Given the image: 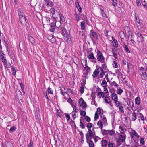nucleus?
<instances>
[{
  "label": "nucleus",
  "instance_id": "1",
  "mask_svg": "<svg viewBox=\"0 0 147 147\" xmlns=\"http://www.w3.org/2000/svg\"><path fill=\"white\" fill-rule=\"evenodd\" d=\"M97 56L98 61L101 63H104L105 58L103 56L102 53L99 50L97 51Z\"/></svg>",
  "mask_w": 147,
  "mask_h": 147
},
{
  "label": "nucleus",
  "instance_id": "2",
  "mask_svg": "<svg viewBox=\"0 0 147 147\" xmlns=\"http://www.w3.org/2000/svg\"><path fill=\"white\" fill-rule=\"evenodd\" d=\"M90 32V36L93 41V43H95L94 39L95 40L97 39L98 38V36L96 32L93 31V30H91Z\"/></svg>",
  "mask_w": 147,
  "mask_h": 147
},
{
  "label": "nucleus",
  "instance_id": "3",
  "mask_svg": "<svg viewBox=\"0 0 147 147\" xmlns=\"http://www.w3.org/2000/svg\"><path fill=\"white\" fill-rule=\"evenodd\" d=\"M19 19L20 23L23 25H26L28 22V20L25 15L19 17Z\"/></svg>",
  "mask_w": 147,
  "mask_h": 147
},
{
  "label": "nucleus",
  "instance_id": "4",
  "mask_svg": "<svg viewBox=\"0 0 147 147\" xmlns=\"http://www.w3.org/2000/svg\"><path fill=\"white\" fill-rule=\"evenodd\" d=\"M86 139V142L89 145V147H94V144L93 141L91 140L92 138H89L88 137Z\"/></svg>",
  "mask_w": 147,
  "mask_h": 147
},
{
  "label": "nucleus",
  "instance_id": "5",
  "mask_svg": "<svg viewBox=\"0 0 147 147\" xmlns=\"http://www.w3.org/2000/svg\"><path fill=\"white\" fill-rule=\"evenodd\" d=\"M101 70H102L101 68L99 67L97 68L93 73L92 75L93 77L94 78L96 77L97 76V75L100 72V71Z\"/></svg>",
  "mask_w": 147,
  "mask_h": 147
},
{
  "label": "nucleus",
  "instance_id": "6",
  "mask_svg": "<svg viewBox=\"0 0 147 147\" xmlns=\"http://www.w3.org/2000/svg\"><path fill=\"white\" fill-rule=\"evenodd\" d=\"M79 102L80 104V106L83 108H84L85 107L86 104L85 102H84V100H83L82 98H80L79 100Z\"/></svg>",
  "mask_w": 147,
  "mask_h": 147
},
{
  "label": "nucleus",
  "instance_id": "7",
  "mask_svg": "<svg viewBox=\"0 0 147 147\" xmlns=\"http://www.w3.org/2000/svg\"><path fill=\"white\" fill-rule=\"evenodd\" d=\"M88 131V133H87L86 134V138H87L88 137L89 138H92L94 136L93 132L90 129H89Z\"/></svg>",
  "mask_w": 147,
  "mask_h": 147
},
{
  "label": "nucleus",
  "instance_id": "8",
  "mask_svg": "<svg viewBox=\"0 0 147 147\" xmlns=\"http://www.w3.org/2000/svg\"><path fill=\"white\" fill-rule=\"evenodd\" d=\"M87 57L89 59L93 60L92 62H96V59L95 58L92 52H91L89 54H88Z\"/></svg>",
  "mask_w": 147,
  "mask_h": 147
},
{
  "label": "nucleus",
  "instance_id": "9",
  "mask_svg": "<svg viewBox=\"0 0 147 147\" xmlns=\"http://www.w3.org/2000/svg\"><path fill=\"white\" fill-rule=\"evenodd\" d=\"M138 113V110H137V112L136 111L133 112L132 113L131 119L133 121H135L137 119V114Z\"/></svg>",
  "mask_w": 147,
  "mask_h": 147
},
{
  "label": "nucleus",
  "instance_id": "10",
  "mask_svg": "<svg viewBox=\"0 0 147 147\" xmlns=\"http://www.w3.org/2000/svg\"><path fill=\"white\" fill-rule=\"evenodd\" d=\"M50 27V31L51 32H53L55 28V24L54 22H52L49 24Z\"/></svg>",
  "mask_w": 147,
  "mask_h": 147
},
{
  "label": "nucleus",
  "instance_id": "11",
  "mask_svg": "<svg viewBox=\"0 0 147 147\" xmlns=\"http://www.w3.org/2000/svg\"><path fill=\"white\" fill-rule=\"evenodd\" d=\"M130 136L133 139L134 138V136L138 138H139L140 136L135 130L133 131L132 132L130 133Z\"/></svg>",
  "mask_w": 147,
  "mask_h": 147
},
{
  "label": "nucleus",
  "instance_id": "12",
  "mask_svg": "<svg viewBox=\"0 0 147 147\" xmlns=\"http://www.w3.org/2000/svg\"><path fill=\"white\" fill-rule=\"evenodd\" d=\"M84 69L86 70V72L84 73L83 76L84 77H86V75L88 74V73L90 71V68L89 67H84Z\"/></svg>",
  "mask_w": 147,
  "mask_h": 147
},
{
  "label": "nucleus",
  "instance_id": "13",
  "mask_svg": "<svg viewBox=\"0 0 147 147\" xmlns=\"http://www.w3.org/2000/svg\"><path fill=\"white\" fill-rule=\"evenodd\" d=\"M45 4L46 5L49 6L51 7H52L53 6V3L49 0H47L45 1Z\"/></svg>",
  "mask_w": 147,
  "mask_h": 147
},
{
  "label": "nucleus",
  "instance_id": "14",
  "mask_svg": "<svg viewBox=\"0 0 147 147\" xmlns=\"http://www.w3.org/2000/svg\"><path fill=\"white\" fill-rule=\"evenodd\" d=\"M17 11L19 18L25 15L24 14V13L21 10V9H18Z\"/></svg>",
  "mask_w": 147,
  "mask_h": 147
},
{
  "label": "nucleus",
  "instance_id": "15",
  "mask_svg": "<svg viewBox=\"0 0 147 147\" xmlns=\"http://www.w3.org/2000/svg\"><path fill=\"white\" fill-rule=\"evenodd\" d=\"M101 144L102 147H106L108 144L107 141L106 140H102L101 141Z\"/></svg>",
  "mask_w": 147,
  "mask_h": 147
},
{
  "label": "nucleus",
  "instance_id": "16",
  "mask_svg": "<svg viewBox=\"0 0 147 147\" xmlns=\"http://www.w3.org/2000/svg\"><path fill=\"white\" fill-rule=\"evenodd\" d=\"M105 103L109 104V105H111V100L110 98L108 97H105Z\"/></svg>",
  "mask_w": 147,
  "mask_h": 147
},
{
  "label": "nucleus",
  "instance_id": "17",
  "mask_svg": "<svg viewBox=\"0 0 147 147\" xmlns=\"http://www.w3.org/2000/svg\"><path fill=\"white\" fill-rule=\"evenodd\" d=\"M105 132L107 134H109L111 136L113 135L115 133L113 130H105Z\"/></svg>",
  "mask_w": 147,
  "mask_h": 147
},
{
  "label": "nucleus",
  "instance_id": "18",
  "mask_svg": "<svg viewBox=\"0 0 147 147\" xmlns=\"http://www.w3.org/2000/svg\"><path fill=\"white\" fill-rule=\"evenodd\" d=\"M80 26L82 30H84L86 29L85 23L84 21L81 22Z\"/></svg>",
  "mask_w": 147,
  "mask_h": 147
},
{
  "label": "nucleus",
  "instance_id": "19",
  "mask_svg": "<svg viewBox=\"0 0 147 147\" xmlns=\"http://www.w3.org/2000/svg\"><path fill=\"white\" fill-rule=\"evenodd\" d=\"M136 104L138 105H139L140 103V98L139 97H137L135 99Z\"/></svg>",
  "mask_w": 147,
  "mask_h": 147
},
{
  "label": "nucleus",
  "instance_id": "20",
  "mask_svg": "<svg viewBox=\"0 0 147 147\" xmlns=\"http://www.w3.org/2000/svg\"><path fill=\"white\" fill-rule=\"evenodd\" d=\"M28 38L31 43L33 44L35 43L34 39L32 36H29Z\"/></svg>",
  "mask_w": 147,
  "mask_h": 147
},
{
  "label": "nucleus",
  "instance_id": "21",
  "mask_svg": "<svg viewBox=\"0 0 147 147\" xmlns=\"http://www.w3.org/2000/svg\"><path fill=\"white\" fill-rule=\"evenodd\" d=\"M105 94V93H104V92H99L97 93V95L98 96H99V97L100 98H101V97L102 98L104 97V95Z\"/></svg>",
  "mask_w": 147,
  "mask_h": 147
},
{
  "label": "nucleus",
  "instance_id": "22",
  "mask_svg": "<svg viewBox=\"0 0 147 147\" xmlns=\"http://www.w3.org/2000/svg\"><path fill=\"white\" fill-rule=\"evenodd\" d=\"M1 59L2 62L4 63V64L7 63V61L6 59V57L5 56H3L2 55Z\"/></svg>",
  "mask_w": 147,
  "mask_h": 147
},
{
  "label": "nucleus",
  "instance_id": "23",
  "mask_svg": "<svg viewBox=\"0 0 147 147\" xmlns=\"http://www.w3.org/2000/svg\"><path fill=\"white\" fill-rule=\"evenodd\" d=\"M112 99L114 101L118 100V97L117 95L115 94L114 95H111Z\"/></svg>",
  "mask_w": 147,
  "mask_h": 147
},
{
  "label": "nucleus",
  "instance_id": "24",
  "mask_svg": "<svg viewBox=\"0 0 147 147\" xmlns=\"http://www.w3.org/2000/svg\"><path fill=\"white\" fill-rule=\"evenodd\" d=\"M61 32L62 34L64 35L66 32V30L64 27H62L61 28Z\"/></svg>",
  "mask_w": 147,
  "mask_h": 147
},
{
  "label": "nucleus",
  "instance_id": "25",
  "mask_svg": "<svg viewBox=\"0 0 147 147\" xmlns=\"http://www.w3.org/2000/svg\"><path fill=\"white\" fill-rule=\"evenodd\" d=\"M6 147H13V145L10 142H6Z\"/></svg>",
  "mask_w": 147,
  "mask_h": 147
},
{
  "label": "nucleus",
  "instance_id": "26",
  "mask_svg": "<svg viewBox=\"0 0 147 147\" xmlns=\"http://www.w3.org/2000/svg\"><path fill=\"white\" fill-rule=\"evenodd\" d=\"M137 24H138L136 25L137 26L138 29L140 30H142L143 27V25L142 24H140V23H137Z\"/></svg>",
  "mask_w": 147,
  "mask_h": 147
},
{
  "label": "nucleus",
  "instance_id": "27",
  "mask_svg": "<svg viewBox=\"0 0 147 147\" xmlns=\"http://www.w3.org/2000/svg\"><path fill=\"white\" fill-rule=\"evenodd\" d=\"M119 129H120V132L121 133H123L126 130L124 127L122 126H119Z\"/></svg>",
  "mask_w": 147,
  "mask_h": 147
},
{
  "label": "nucleus",
  "instance_id": "28",
  "mask_svg": "<svg viewBox=\"0 0 147 147\" xmlns=\"http://www.w3.org/2000/svg\"><path fill=\"white\" fill-rule=\"evenodd\" d=\"M100 9L101 11V14L102 15V16L106 18H107L108 17L106 14L105 13L104 10L101 8H100Z\"/></svg>",
  "mask_w": 147,
  "mask_h": 147
},
{
  "label": "nucleus",
  "instance_id": "29",
  "mask_svg": "<svg viewBox=\"0 0 147 147\" xmlns=\"http://www.w3.org/2000/svg\"><path fill=\"white\" fill-rule=\"evenodd\" d=\"M59 16L60 17V21H62L63 22H64L65 21V18L63 15L61 13L59 14Z\"/></svg>",
  "mask_w": 147,
  "mask_h": 147
},
{
  "label": "nucleus",
  "instance_id": "30",
  "mask_svg": "<svg viewBox=\"0 0 147 147\" xmlns=\"http://www.w3.org/2000/svg\"><path fill=\"white\" fill-rule=\"evenodd\" d=\"M101 85L104 87H105L107 86V84L106 81L104 79L101 83Z\"/></svg>",
  "mask_w": 147,
  "mask_h": 147
},
{
  "label": "nucleus",
  "instance_id": "31",
  "mask_svg": "<svg viewBox=\"0 0 147 147\" xmlns=\"http://www.w3.org/2000/svg\"><path fill=\"white\" fill-rule=\"evenodd\" d=\"M119 138L120 140L123 142L125 140V136L122 135H120L119 136Z\"/></svg>",
  "mask_w": 147,
  "mask_h": 147
},
{
  "label": "nucleus",
  "instance_id": "32",
  "mask_svg": "<svg viewBox=\"0 0 147 147\" xmlns=\"http://www.w3.org/2000/svg\"><path fill=\"white\" fill-rule=\"evenodd\" d=\"M97 124L99 126V128H100L102 130L103 128V124L101 121H99L97 123Z\"/></svg>",
  "mask_w": 147,
  "mask_h": 147
},
{
  "label": "nucleus",
  "instance_id": "33",
  "mask_svg": "<svg viewBox=\"0 0 147 147\" xmlns=\"http://www.w3.org/2000/svg\"><path fill=\"white\" fill-rule=\"evenodd\" d=\"M16 127L14 126L11 127L9 130V132L11 133H12L16 129Z\"/></svg>",
  "mask_w": 147,
  "mask_h": 147
},
{
  "label": "nucleus",
  "instance_id": "34",
  "mask_svg": "<svg viewBox=\"0 0 147 147\" xmlns=\"http://www.w3.org/2000/svg\"><path fill=\"white\" fill-rule=\"evenodd\" d=\"M123 48H124L126 51L128 53H130V51L128 47L125 45H123Z\"/></svg>",
  "mask_w": 147,
  "mask_h": 147
},
{
  "label": "nucleus",
  "instance_id": "35",
  "mask_svg": "<svg viewBox=\"0 0 147 147\" xmlns=\"http://www.w3.org/2000/svg\"><path fill=\"white\" fill-rule=\"evenodd\" d=\"M116 61H117L116 60L115 61H114L112 64L113 67L115 68L118 67V65H117V63L116 62Z\"/></svg>",
  "mask_w": 147,
  "mask_h": 147
},
{
  "label": "nucleus",
  "instance_id": "36",
  "mask_svg": "<svg viewBox=\"0 0 147 147\" xmlns=\"http://www.w3.org/2000/svg\"><path fill=\"white\" fill-rule=\"evenodd\" d=\"M123 90L121 88H118L117 90V93L118 94L120 95L123 92Z\"/></svg>",
  "mask_w": 147,
  "mask_h": 147
},
{
  "label": "nucleus",
  "instance_id": "37",
  "mask_svg": "<svg viewBox=\"0 0 147 147\" xmlns=\"http://www.w3.org/2000/svg\"><path fill=\"white\" fill-rule=\"evenodd\" d=\"M115 103V105L117 107H118L120 105V102L118 101V100H116V101H114Z\"/></svg>",
  "mask_w": 147,
  "mask_h": 147
},
{
  "label": "nucleus",
  "instance_id": "38",
  "mask_svg": "<svg viewBox=\"0 0 147 147\" xmlns=\"http://www.w3.org/2000/svg\"><path fill=\"white\" fill-rule=\"evenodd\" d=\"M102 70L100 71L99 77L102 78L103 77L104 71L103 69L101 68Z\"/></svg>",
  "mask_w": 147,
  "mask_h": 147
},
{
  "label": "nucleus",
  "instance_id": "39",
  "mask_svg": "<svg viewBox=\"0 0 147 147\" xmlns=\"http://www.w3.org/2000/svg\"><path fill=\"white\" fill-rule=\"evenodd\" d=\"M113 2L112 5L114 6L115 7L117 5V0H111Z\"/></svg>",
  "mask_w": 147,
  "mask_h": 147
},
{
  "label": "nucleus",
  "instance_id": "40",
  "mask_svg": "<svg viewBox=\"0 0 147 147\" xmlns=\"http://www.w3.org/2000/svg\"><path fill=\"white\" fill-rule=\"evenodd\" d=\"M139 114L141 120L143 121H144L145 120L146 118L144 117L142 114L140 113Z\"/></svg>",
  "mask_w": 147,
  "mask_h": 147
},
{
  "label": "nucleus",
  "instance_id": "41",
  "mask_svg": "<svg viewBox=\"0 0 147 147\" xmlns=\"http://www.w3.org/2000/svg\"><path fill=\"white\" fill-rule=\"evenodd\" d=\"M136 34L138 38V39H139L141 37L142 35L139 32H136Z\"/></svg>",
  "mask_w": 147,
  "mask_h": 147
},
{
  "label": "nucleus",
  "instance_id": "42",
  "mask_svg": "<svg viewBox=\"0 0 147 147\" xmlns=\"http://www.w3.org/2000/svg\"><path fill=\"white\" fill-rule=\"evenodd\" d=\"M81 115H82L83 117H85L86 113L85 111H81L80 112Z\"/></svg>",
  "mask_w": 147,
  "mask_h": 147
},
{
  "label": "nucleus",
  "instance_id": "43",
  "mask_svg": "<svg viewBox=\"0 0 147 147\" xmlns=\"http://www.w3.org/2000/svg\"><path fill=\"white\" fill-rule=\"evenodd\" d=\"M11 68L12 71V74L13 75H15L16 74V71L15 68L13 66H11Z\"/></svg>",
  "mask_w": 147,
  "mask_h": 147
},
{
  "label": "nucleus",
  "instance_id": "44",
  "mask_svg": "<svg viewBox=\"0 0 147 147\" xmlns=\"http://www.w3.org/2000/svg\"><path fill=\"white\" fill-rule=\"evenodd\" d=\"M47 36L48 39L49 40H51L53 38V36L51 34H48Z\"/></svg>",
  "mask_w": 147,
  "mask_h": 147
},
{
  "label": "nucleus",
  "instance_id": "45",
  "mask_svg": "<svg viewBox=\"0 0 147 147\" xmlns=\"http://www.w3.org/2000/svg\"><path fill=\"white\" fill-rule=\"evenodd\" d=\"M119 109L120 111L122 113H124L123 107L122 106H119Z\"/></svg>",
  "mask_w": 147,
  "mask_h": 147
},
{
  "label": "nucleus",
  "instance_id": "46",
  "mask_svg": "<svg viewBox=\"0 0 147 147\" xmlns=\"http://www.w3.org/2000/svg\"><path fill=\"white\" fill-rule=\"evenodd\" d=\"M45 19L47 23H49L50 21V18L49 17L46 16L45 17Z\"/></svg>",
  "mask_w": 147,
  "mask_h": 147
},
{
  "label": "nucleus",
  "instance_id": "47",
  "mask_svg": "<svg viewBox=\"0 0 147 147\" xmlns=\"http://www.w3.org/2000/svg\"><path fill=\"white\" fill-rule=\"evenodd\" d=\"M99 117V115L98 114L97 112H96L95 113V116H94V121H96V119H98Z\"/></svg>",
  "mask_w": 147,
  "mask_h": 147
},
{
  "label": "nucleus",
  "instance_id": "48",
  "mask_svg": "<svg viewBox=\"0 0 147 147\" xmlns=\"http://www.w3.org/2000/svg\"><path fill=\"white\" fill-rule=\"evenodd\" d=\"M142 3V5L145 7H146L147 6L146 3L144 0H141Z\"/></svg>",
  "mask_w": 147,
  "mask_h": 147
},
{
  "label": "nucleus",
  "instance_id": "49",
  "mask_svg": "<svg viewBox=\"0 0 147 147\" xmlns=\"http://www.w3.org/2000/svg\"><path fill=\"white\" fill-rule=\"evenodd\" d=\"M115 44V45H114V47H117L118 46V43L117 41L115 39H114L113 41Z\"/></svg>",
  "mask_w": 147,
  "mask_h": 147
},
{
  "label": "nucleus",
  "instance_id": "50",
  "mask_svg": "<svg viewBox=\"0 0 147 147\" xmlns=\"http://www.w3.org/2000/svg\"><path fill=\"white\" fill-rule=\"evenodd\" d=\"M92 127V124L91 123H88L87 127L88 128V130L89 129H90Z\"/></svg>",
  "mask_w": 147,
  "mask_h": 147
},
{
  "label": "nucleus",
  "instance_id": "51",
  "mask_svg": "<svg viewBox=\"0 0 147 147\" xmlns=\"http://www.w3.org/2000/svg\"><path fill=\"white\" fill-rule=\"evenodd\" d=\"M81 119H80V127L82 129L85 128V126L84 125L82 122L81 121Z\"/></svg>",
  "mask_w": 147,
  "mask_h": 147
},
{
  "label": "nucleus",
  "instance_id": "52",
  "mask_svg": "<svg viewBox=\"0 0 147 147\" xmlns=\"http://www.w3.org/2000/svg\"><path fill=\"white\" fill-rule=\"evenodd\" d=\"M24 42H20L19 43V46L20 47L22 46V45H23V46H22L23 48H24L25 47V45H24Z\"/></svg>",
  "mask_w": 147,
  "mask_h": 147
},
{
  "label": "nucleus",
  "instance_id": "53",
  "mask_svg": "<svg viewBox=\"0 0 147 147\" xmlns=\"http://www.w3.org/2000/svg\"><path fill=\"white\" fill-rule=\"evenodd\" d=\"M85 119L86 121L88 122H89L90 121V119L88 116H86L85 117Z\"/></svg>",
  "mask_w": 147,
  "mask_h": 147
},
{
  "label": "nucleus",
  "instance_id": "54",
  "mask_svg": "<svg viewBox=\"0 0 147 147\" xmlns=\"http://www.w3.org/2000/svg\"><path fill=\"white\" fill-rule=\"evenodd\" d=\"M44 95L47 98V99L48 100V101L49 102V101H50V100H49V98L47 94V92L44 93Z\"/></svg>",
  "mask_w": 147,
  "mask_h": 147
},
{
  "label": "nucleus",
  "instance_id": "55",
  "mask_svg": "<svg viewBox=\"0 0 147 147\" xmlns=\"http://www.w3.org/2000/svg\"><path fill=\"white\" fill-rule=\"evenodd\" d=\"M16 94L18 95H21V93L20 90L19 89H17L16 91Z\"/></svg>",
  "mask_w": 147,
  "mask_h": 147
},
{
  "label": "nucleus",
  "instance_id": "56",
  "mask_svg": "<svg viewBox=\"0 0 147 147\" xmlns=\"http://www.w3.org/2000/svg\"><path fill=\"white\" fill-rule=\"evenodd\" d=\"M101 118H102V119L103 121V122L105 123L106 122L107 120L106 119V117H105L104 116H101Z\"/></svg>",
  "mask_w": 147,
  "mask_h": 147
},
{
  "label": "nucleus",
  "instance_id": "57",
  "mask_svg": "<svg viewBox=\"0 0 147 147\" xmlns=\"http://www.w3.org/2000/svg\"><path fill=\"white\" fill-rule=\"evenodd\" d=\"M127 65L128 69H129L132 66V65L129 63L127 62Z\"/></svg>",
  "mask_w": 147,
  "mask_h": 147
},
{
  "label": "nucleus",
  "instance_id": "58",
  "mask_svg": "<svg viewBox=\"0 0 147 147\" xmlns=\"http://www.w3.org/2000/svg\"><path fill=\"white\" fill-rule=\"evenodd\" d=\"M80 91L81 93H83L84 92V88L83 86L80 87Z\"/></svg>",
  "mask_w": 147,
  "mask_h": 147
},
{
  "label": "nucleus",
  "instance_id": "59",
  "mask_svg": "<svg viewBox=\"0 0 147 147\" xmlns=\"http://www.w3.org/2000/svg\"><path fill=\"white\" fill-rule=\"evenodd\" d=\"M140 142L142 145H143L144 144V140L143 138H141Z\"/></svg>",
  "mask_w": 147,
  "mask_h": 147
},
{
  "label": "nucleus",
  "instance_id": "60",
  "mask_svg": "<svg viewBox=\"0 0 147 147\" xmlns=\"http://www.w3.org/2000/svg\"><path fill=\"white\" fill-rule=\"evenodd\" d=\"M59 110L58 109H57V117H61V116L62 115L60 113V112H59Z\"/></svg>",
  "mask_w": 147,
  "mask_h": 147
},
{
  "label": "nucleus",
  "instance_id": "61",
  "mask_svg": "<svg viewBox=\"0 0 147 147\" xmlns=\"http://www.w3.org/2000/svg\"><path fill=\"white\" fill-rule=\"evenodd\" d=\"M47 91L49 93H50L51 94H53V92L51 90V88L50 87H49L47 89Z\"/></svg>",
  "mask_w": 147,
  "mask_h": 147
},
{
  "label": "nucleus",
  "instance_id": "62",
  "mask_svg": "<svg viewBox=\"0 0 147 147\" xmlns=\"http://www.w3.org/2000/svg\"><path fill=\"white\" fill-rule=\"evenodd\" d=\"M110 92L111 94V95H114L116 94L115 93V91L114 89H111L110 90Z\"/></svg>",
  "mask_w": 147,
  "mask_h": 147
},
{
  "label": "nucleus",
  "instance_id": "63",
  "mask_svg": "<svg viewBox=\"0 0 147 147\" xmlns=\"http://www.w3.org/2000/svg\"><path fill=\"white\" fill-rule=\"evenodd\" d=\"M112 84L113 86H115L116 87H117V88H118L119 85L117 84L115 81H113L112 82Z\"/></svg>",
  "mask_w": 147,
  "mask_h": 147
},
{
  "label": "nucleus",
  "instance_id": "64",
  "mask_svg": "<svg viewBox=\"0 0 147 147\" xmlns=\"http://www.w3.org/2000/svg\"><path fill=\"white\" fill-rule=\"evenodd\" d=\"M28 147H33V143L32 141H30V143L28 144Z\"/></svg>",
  "mask_w": 147,
  "mask_h": 147
}]
</instances>
